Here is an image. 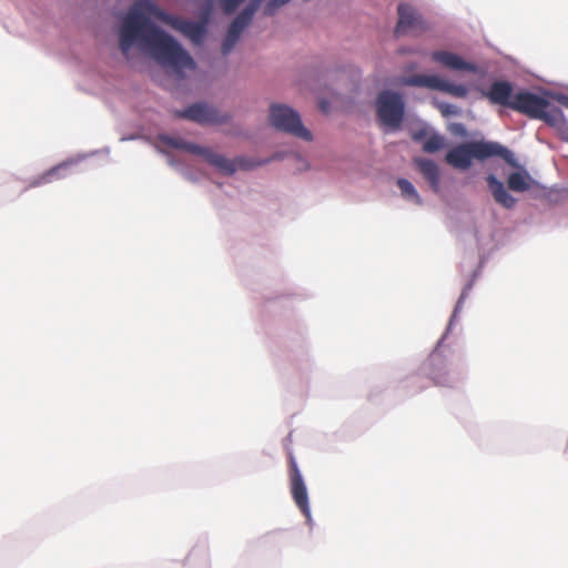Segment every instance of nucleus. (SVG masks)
Wrapping results in <instances>:
<instances>
[{
    "mask_svg": "<svg viewBox=\"0 0 568 568\" xmlns=\"http://www.w3.org/2000/svg\"><path fill=\"white\" fill-rule=\"evenodd\" d=\"M150 18L172 27L189 38L194 44H201L206 34V19L189 21L161 10L152 0H135L124 17L119 32V47L126 55L139 43L154 60L172 67L180 72L194 69L191 55L171 36L159 29Z\"/></svg>",
    "mask_w": 568,
    "mask_h": 568,
    "instance_id": "1",
    "label": "nucleus"
},
{
    "mask_svg": "<svg viewBox=\"0 0 568 568\" xmlns=\"http://www.w3.org/2000/svg\"><path fill=\"white\" fill-rule=\"evenodd\" d=\"M500 156L508 164L516 166L517 162L511 151L497 142L470 141L460 143L450 149L445 155V162L457 170H468L473 159L486 160Z\"/></svg>",
    "mask_w": 568,
    "mask_h": 568,
    "instance_id": "2",
    "label": "nucleus"
},
{
    "mask_svg": "<svg viewBox=\"0 0 568 568\" xmlns=\"http://www.w3.org/2000/svg\"><path fill=\"white\" fill-rule=\"evenodd\" d=\"M511 110L546 122L550 126H560L565 116L559 108L550 105L549 101L526 90L515 93Z\"/></svg>",
    "mask_w": 568,
    "mask_h": 568,
    "instance_id": "3",
    "label": "nucleus"
},
{
    "mask_svg": "<svg viewBox=\"0 0 568 568\" xmlns=\"http://www.w3.org/2000/svg\"><path fill=\"white\" fill-rule=\"evenodd\" d=\"M161 141L173 149L183 150L185 152L200 155L205 159L207 163L223 172L224 174L231 175L236 171V168H248L247 164H245L244 159H237L236 161H231L226 159L225 156L213 152L212 150L187 142L180 138H174L170 135H163L161 136Z\"/></svg>",
    "mask_w": 568,
    "mask_h": 568,
    "instance_id": "4",
    "label": "nucleus"
},
{
    "mask_svg": "<svg viewBox=\"0 0 568 568\" xmlns=\"http://www.w3.org/2000/svg\"><path fill=\"white\" fill-rule=\"evenodd\" d=\"M270 121L280 131L305 141L312 140V133L303 125L300 114L287 105L272 104L270 108Z\"/></svg>",
    "mask_w": 568,
    "mask_h": 568,
    "instance_id": "5",
    "label": "nucleus"
},
{
    "mask_svg": "<svg viewBox=\"0 0 568 568\" xmlns=\"http://www.w3.org/2000/svg\"><path fill=\"white\" fill-rule=\"evenodd\" d=\"M377 115L381 123L390 129H398L404 119L405 103L400 94L382 91L376 100Z\"/></svg>",
    "mask_w": 568,
    "mask_h": 568,
    "instance_id": "6",
    "label": "nucleus"
},
{
    "mask_svg": "<svg viewBox=\"0 0 568 568\" xmlns=\"http://www.w3.org/2000/svg\"><path fill=\"white\" fill-rule=\"evenodd\" d=\"M262 1L263 0H251V2L232 21L222 43V52L224 55L229 54L233 50L242 32L251 23Z\"/></svg>",
    "mask_w": 568,
    "mask_h": 568,
    "instance_id": "7",
    "label": "nucleus"
},
{
    "mask_svg": "<svg viewBox=\"0 0 568 568\" xmlns=\"http://www.w3.org/2000/svg\"><path fill=\"white\" fill-rule=\"evenodd\" d=\"M404 83L409 87H424L438 90L456 98H466L468 94V90L465 85L450 83L438 75H412L406 78Z\"/></svg>",
    "mask_w": 568,
    "mask_h": 568,
    "instance_id": "8",
    "label": "nucleus"
},
{
    "mask_svg": "<svg viewBox=\"0 0 568 568\" xmlns=\"http://www.w3.org/2000/svg\"><path fill=\"white\" fill-rule=\"evenodd\" d=\"M290 479H291V494L292 497L306 517L307 521L311 520V509L308 504V495L302 474L298 469L297 463L292 454L288 455Z\"/></svg>",
    "mask_w": 568,
    "mask_h": 568,
    "instance_id": "9",
    "label": "nucleus"
},
{
    "mask_svg": "<svg viewBox=\"0 0 568 568\" xmlns=\"http://www.w3.org/2000/svg\"><path fill=\"white\" fill-rule=\"evenodd\" d=\"M427 28L426 22L416 13L414 8L404 3L398 6V22L395 28L397 37L408 32L418 34L427 30Z\"/></svg>",
    "mask_w": 568,
    "mask_h": 568,
    "instance_id": "10",
    "label": "nucleus"
},
{
    "mask_svg": "<svg viewBox=\"0 0 568 568\" xmlns=\"http://www.w3.org/2000/svg\"><path fill=\"white\" fill-rule=\"evenodd\" d=\"M176 118L187 119L200 124L222 123L226 118L219 113L216 109L205 103H195L184 110L175 112Z\"/></svg>",
    "mask_w": 568,
    "mask_h": 568,
    "instance_id": "11",
    "label": "nucleus"
},
{
    "mask_svg": "<svg viewBox=\"0 0 568 568\" xmlns=\"http://www.w3.org/2000/svg\"><path fill=\"white\" fill-rule=\"evenodd\" d=\"M423 373L434 385L445 386L448 383L447 363L442 352L436 348L423 364Z\"/></svg>",
    "mask_w": 568,
    "mask_h": 568,
    "instance_id": "12",
    "label": "nucleus"
},
{
    "mask_svg": "<svg viewBox=\"0 0 568 568\" xmlns=\"http://www.w3.org/2000/svg\"><path fill=\"white\" fill-rule=\"evenodd\" d=\"M513 91L514 89L510 82L499 80L493 82L487 91H483V95L487 98L493 104H498L511 109V103L515 95L513 94Z\"/></svg>",
    "mask_w": 568,
    "mask_h": 568,
    "instance_id": "13",
    "label": "nucleus"
},
{
    "mask_svg": "<svg viewBox=\"0 0 568 568\" xmlns=\"http://www.w3.org/2000/svg\"><path fill=\"white\" fill-rule=\"evenodd\" d=\"M430 57L436 63L454 71H468L471 73L478 71L474 63L467 62L460 55L449 51H434L430 53Z\"/></svg>",
    "mask_w": 568,
    "mask_h": 568,
    "instance_id": "14",
    "label": "nucleus"
},
{
    "mask_svg": "<svg viewBox=\"0 0 568 568\" xmlns=\"http://www.w3.org/2000/svg\"><path fill=\"white\" fill-rule=\"evenodd\" d=\"M489 191L494 200L505 209H513L516 204V199L508 193L504 183L499 181L494 174L486 178Z\"/></svg>",
    "mask_w": 568,
    "mask_h": 568,
    "instance_id": "15",
    "label": "nucleus"
},
{
    "mask_svg": "<svg viewBox=\"0 0 568 568\" xmlns=\"http://www.w3.org/2000/svg\"><path fill=\"white\" fill-rule=\"evenodd\" d=\"M414 163L423 176L428 181L432 190L437 193L439 191L440 181V174L437 164L433 160L425 158H417L414 160Z\"/></svg>",
    "mask_w": 568,
    "mask_h": 568,
    "instance_id": "16",
    "label": "nucleus"
},
{
    "mask_svg": "<svg viewBox=\"0 0 568 568\" xmlns=\"http://www.w3.org/2000/svg\"><path fill=\"white\" fill-rule=\"evenodd\" d=\"M70 165L71 162H63L51 168L50 170L45 171L43 174L38 176L34 181H32L31 186H39L65 178V172Z\"/></svg>",
    "mask_w": 568,
    "mask_h": 568,
    "instance_id": "17",
    "label": "nucleus"
},
{
    "mask_svg": "<svg viewBox=\"0 0 568 568\" xmlns=\"http://www.w3.org/2000/svg\"><path fill=\"white\" fill-rule=\"evenodd\" d=\"M507 185L514 192H525L530 187V176L527 172H513L507 179Z\"/></svg>",
    "mask_w": 568,
    "mask_h": 568,
    "instance_id": "18",
    "label": "nucleus"
},
{
    "mask_svg": "<svg viewBox=\"0 0 568 568\" xmlns=\"http://www.w3.org/2000/svg\"><path fill=\"white\" fill-rule=\"evenodd\" d=\"M446 145L445 138L436 132H430L423 143V151L426 153H435Z\"/></svg>",
    "mask_w": 568,
    "mask_h": 568,
    "instance_id": "19",
    "label": "nucleus"
},
{
    "mask_svg": "<svg viewBox=\"0 0 568 568\" xmlns=\"http://www.w3.org/2000/svg\"><path fill=\"white\" fill-rule=\"evenodd\" d=\"M397 186L404 197L414 201L416 204H422V199L418 195L414 185L406 179H398Z\"/></svg>",
    "mask_w": 568,
    "mask_h": 568,
    "instance_id": "20",
    "label": "nucleus"
},
{
    "mask_svg": "<svg viewBox=\"0 0 568 568\" xmlns=\"http://www.w3.org/2000/svg\"><path fill=\"white\" fill-rule=\"evenodd\" d=\"M244 0H220V7L225 14H232Z\"/></svg>",
    "mask_w": 568,
    "mask_h": 568,
    "instance_id": "21",
    "label": "nucleus"
},
{
    "mask_svg": "<svg viewBox=\"0 0 568 568\" xmlns=\"http://www.w3.org/2000/svg\"><path fill=\"white\" fill-rule=\"evenodd\" d=\"M438 110L440 111V113L444 115V116H450V115H457L459 114V109L458 106L454 105V104H450V103H445V102H442L437 105Z\"/></svg>",
    "mask_w": 568,
    "mask_h": 568,
    "instance_id": "22",
    "label": "nucleus"
},
{
    "mask_svg": "<svg viewBox=\"0 0 568 568\" xmlns=\"http://www.w3.org/2000/svg\"><path fill=\"white\" fill-rule=\"evenodd\" d=\"M430 132L428 129H420L418 131L413 132L412 138L415 142H423L428 138Z\"/></svg>",
    "mask_w": 568,
    "mask_h": 568,
    "instance_id": "23",
    "label": "nucleus"
},
{
    "mask_svg": "<svg viewBox=\"0 0 568 568\" xmlns=\"http://www.w3.org/2000/svg\"><path fill=\"white\" fill-rule=\"evenodd\" d=\"M453 132L456 134L465 135L466 130H465L464 124H462V123L453 124Z\"/></svg>",
    "mask_w": 568,
    "mask_h": 568,
    "instance_id": "24",
    "label": "nucleus"
},
{
    "mask_svg": "<svg viewBox=\"0 0 568 568\" xmlns=\"http://www.w3.org/2000/svg\"><path fill=\"white\" fill-rule=\"evenodd\" d=\"M557 101L565 108L568 109V95H565V94H559L557 95Z\"/></svg>",
    "mask_w": 568,
    "mask_h": 568,
    "instance_id": "25",
    "label": "nucleus"
},
{
    "mask_svg": "<svg viewBox=\"0 0 568 568\" xmlns=\"http://www.w3.org/2000/svg\"><path fill=\"white\" fill-rule=\"evenodd\" d=\"M320 109L322 112L327 113L329 111V103L325 100L320 102Z\"/></svg>",
    "mask_w": 568,
    "mask_h": 568,
    "instance_id": "26",
    "label": "nucleus"
},
{
    "mask_svg": "<svg viewBox=\"0 0 568 568\" xmlns=\"http://www.w3.org/2000/svg\"><path fill=\"white\" fill-rule=\"evenodd\" d=\"M405 52H408V51H407V50H405V49H400V50H399V53H405Z\"/></svg>",
    "mask_w": 568,
    "mask_h": 568,
    "instance_id": "27",
    "label": "nucleus"
}]
</instances>
